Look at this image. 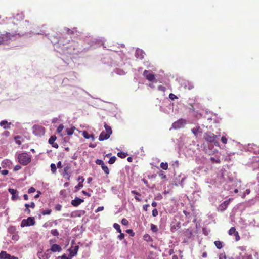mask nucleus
Masks as SVG:
<instances>
[{
  "label": "nucleus",
  "mask_w": 259,
  "mask_h": 259,
  "mask_svg": "<svg viewBox=\"0 0 259 259\" xmlns=\"http://www.w3.org/2000/svg\"><path fill=\"white\" fill-rule=\"evenodd\" d=\"M17 18L14 17L11 22L8 25L7 30L11 33L12 36L20 35L23 30L21 28V24L20 22H17Z\"/></svg>",
  "instance_id": "f257e3e1"
},
{
  "label": "nucleus",
  "mask_w": 259,
  "mask_h": 259,
  "mask_svg": "<svg viewBox=\"0 0 259 259\" xmlns=\"http://www.w3.org/2000/svg\"><path fill=\"white\" fill-rule=\"evenodd\" d=\"M17 159L20 164L24 166L28 164L31 160V156L25 152L19 153L17 156Z\"/></svg>",
  "instance_id": "f03ea898"
},
{
  "label": "nucleus",
  "mask_w": 259,
  "mask_h": 259,
  "mask_svg": "<svg viewBox=\"0 0 259 259\" xmlns=\"http://www.w3.org/2000/svg\"><path fill=\"white\" fill-rule=\"evenodd\" d=\"M217 136L211 132H207L204 133L203 138L208 142L214 143L215 145L218 144L216 141Z\"/></svg>",
  "instance_id": "7ed1b4c3"
},
{
  "label": "nucleus",
  "mask_w": 259,
  "mask_h": 259,
  "mask_svg": "<svg viewBox=\"0 0 259 259\" xmlns=\"http://www.w3.org/2000/svg\"><path fill=\"white\" fill-rule=\"evenodd\" d=\"M33 133L37 136L44 135L45 133V128L40 125H35L32 127Z\"/></svg>",
  "instance_id": "20e7f679"
},
{
  "label": "nucleus",
  "mask_w": 259,
  "mask_h": 259,
  "mask_svg": "<svg viewBox=\"0 0 259 259\" xmlns=\"http://www.w3.org/2000/svg\"><path fill=\"white\" fill-rule=\"evenodd\" d=\"M35 220L33 217H28L27 219H23L21 223V226L24 227L25 226H29L34 225L35 224Z\"/></svg>",
  "instance_id": "39448f33"
},
{
  "label": "nucleus",
  "mask_w": 259,
  "mask_h": 259,
  "mask_svg": "<svg viewBox=\"0 0 259 259\" xmlns=\"http://www.w3.org/2000/svg\"><path fill=\"white\" fill-rule=\"evenodd\" d=\"M143 74L145 78L148 81L152 82L155 80V82H157L155 79V75L153 73L150 72L149 71L145 70Z\"/></svg>",
  "instance_id": "423d86ee"
},
{
  "label": "nucleus",
  "mask_w": 259,
  "mask_h": 259,
  "mask_svg": "<svg viewBox=\"0 0 259 259\" xmlns=\"http://www.w3.org/2000/svg\"><path fill=\"white\" fill-rule=\"evenodd\" d=\"M13 37L14 36L11 35V33L9 32H7L5 34H2L0 35V44L4 43L5 41L11 39V38Z\"/></svg>",
  "instance_id": "0eeeda50"
},
{
  "label": "nucleus",
  "mask_w": 259,
  "mask_h": 259,
  "mask_svg": "<svg viewBox=\"0 0 259 259\" xmlns=\"http://www.w3.org/2000/svg\"><path fill=\"white\" fill-rule=\"evenodd\" d=\"M186 124V120L183 119H180L172 123V127L175 129L180 128Z\"/></svg>",
  "instance_id": "6e6552de"
},
{
  "label": "nucleus",
  "mask_w": 259,
  "mask_h": 259,
  "mask_svg": "<svg viewBox=\"0 0 259 259\" xmlns=\"http://www.w3.org/2000/svg\"><path fill=\"white\" fill-rule=\"evenodd\" d=\"M228 234L229 235H234L235 237V240L236 241H238L240 239L238 231H236L235 228L234 227H231L229 229Z\"/></svg>",
  "instance_id": "1a4fd4ad"
},
{
  "label": "nucleus",
  "mask_w": 259,
  "mask_h": 259,
  "mask_svg": "<svg viewBox=\"0 0 259 259\" xmlns=\"http://www.w3.org/2000/svg\"><path fill=\"white\" fill-rule=\"evenodd\" d=\"M239 248L242 251V252L240 253L242 259H252L251 254L247 253L243 247H240Z\"/></svg>",
  "instance_id": "9d476101"
},
{
  "label": "nucleus",
  "mask_w": 259,
  "mask_h": 259,
  "mask_svg": "<svg viewBox=\"0 0 259 259\" xmlns=\"http://www.w3.org/2000/svg\"><path fill=\"white\" fill-rule=\"evenodd\" d=\"M62 250V248L61 246L58 244H54L51 246V247L49 249H47L46 250L47 252H49L50 251H52V252H60Z\"/></svg>",
  "instance_id": "9b49d317"
},
{
  "label": "nucleus",
  "mask_w": 259,
  "mask_h": 259,
  "mask_svg": "<svg viewBox=\"0 0 259 259\" xmlns=\"http://www.w3.org/2000/svg\"><path fill=\"white\" fill-rule=\"evenodd\" d=\"M56 138L55 135L51 136L49 139V143L51 144L53 147L58 148L59 147L58 144L57 143H55Z\"/></svg>",
  "instance_id": "f8f14e48"
},
{
  "label": "nucleus",
  "mask_w": 259,
  "mask_h": 259,
  "mask_svg": "<svg viewBox=\"0 0 259 259\" xmlns=\"http://www.w3.org/2000/svg\"><path fill=\"white\" fill-rule=\"evenodd\" d=\"M84 200L81 198L76 197L74 199L71 201V204L74 206L77 207L79 206L81 203H82Z\"/></svg>",
  "instance_id": "ddd939ff"
},
{
  "label": "nucleus",
  "mask_w": 259,
  "mask_h": 259,
  "mask_svg": "<svg viewBox=\"0 0 259 259\" xmlns=\"http://www.w3.org/2000/svg\"><path fill=\"white\" fill-rule=\"evenodd\" d=\"M78 249H79V246H77V245L75 246L74 247H72L69 249L70 256H71V257H73V256H75L77 254Z\"/></svg>",
  "instance_id": "4468645a"
},
{
  "label": "nucleus",
  "mask_w": 259,
  "mask_h": 259,
  "mask_svg": "<svg viewBox=\"0 0 259 259\" xmlns=\"http://www.w3.org/2000/svg\"><path fill=\"white\" fill-rule=\"evenodd\" d=\"M110 135L107 134V133L105 131H102L99 137V140L100 141H103L108 139L110 137Z\"/></svg>",
  "instance_id": "2eb2a0df"
},
{
  "label": "nucleus",
  "mask_w": 259,
  "mask_h": 259,
  "mask_svg": "<svg viewBox=\"0 0 259 259\" xmlns=\"http://www.w3.org/2000/svg\"><path fill=\"white\" fill-rule=\"evenodd\" d=\"M46 252L44 253L42 252H39L37 254L38 257L39 259H49L50 256Z\"/></svg>",
  "instance_id": "dca6fc26"
},
{
  "label": "nucleus",
  "mask_w": 259,
  "mask_h": 259,
  "mask_svg": "<svg viewBox=\"0 0 259 259\" xmlns=\"http://www.w3.org/2000/svg\"><path fill=\"white\" fill-rule=\"evenodd\" d=\"M232 200H233V198H230L228 200L225 201L223 203H222L220 206L221 209L225 210L226 209Z\"/></svg>",
  "instance_id": "f3484780"
},
{
  "label": "nucleus",
  "mask_w": 259,
  "mask_h": 259,
  "mask_svg": "<svg viewBox=\"0 0 259 259\" xmlns=\"http://www.w3.org/2000/svg\"><path fill=\"white\" fill-rule=\"evenodd\" d=\"M9 192L12 195V200H15L17 199L18 197L16 195V193H17V191L16 190L12 188H9Z\"/></svg>",
  "instance_id": "a211bd4d"
},
{
  "label": "nucleus",
  "mask_w": 259,
  "mask_h": 259,
  "mask_svg": "<svg viewBox=\"0 0 259 259\" xmlns=\"http://www.w3.org/2000/svg\"><path fill=\"white\" fill-rule=\"evenodd\" d=\"M131 193L134 195H135V198L137 201L140 202L141 201V194L140 193H139V192H137L135 190L131 191Z\"/></svg>",
  "instance_id": "6ab92c4d"
},
{
  "label": "nucleus",
  "mask_w": 259,
  "mask_h": 259,
  "mask_svg": "<svg viewBox=\"0 0 259 259\" xmlns=\"http://www.w3.org/2000/svg\"><path fill=\"white\" fill-rule=\"evenodd\" d=\"M12 164V162L8 159H5L2 162V166L3 167H10Z\"/></svg>",
  "instance_id": "aec40b11"
},
{
  "label": "nucleus",
  "mask_w": 259,
  "mask_h": 259,
  "mask_svg": "<svg viewBox=\"0 0 259 259\" xmlns=\"http://www.w3.org/2000/svg\"><path fill=\"white\" fill-rule=\"evenodd\" d=\"M84 179L83 177H79L78 178V181H79L78 184L75 187V188L79 190L80 188L83 187L82 183L83 182Z\"/></svg>",
  "instance_id": "412c9836"
},
{
  "label": "nucleus",
  "mask_w": 259,
  "mask_h": 259,
  "mask_svg": "<svg viewBox=\"0 0 259 259\" xmlns=\"http://www.w3.org/2000/svg\"><path fill=\"white\" fill-rule=\"evenodd\" d=\"M10 254H8L5 251H2L0 252V259H9Z\"/></svg>",
  "instance_id": "4be33fe9"
},
{
  "label": "nucleus",
  "mask_w": 259,
  "mask_h": 259,
  "mask_svg": "<svg viewBox=\"0 0 259 259\" xmlns=\"http://www.w3.org/2000/svg\"><path fill=\"white\" fill-rule=\"evenodd\" d=\"M11 124V123H8L7 120H2L0 122V125L3 127L4 129L6 128H10L9 125Z\"/></svg>",
  "instance_id": "5701e85b"
},
{
  "label": "nucleus",
  "mask_w": 259,
  "mask_h": 259,
  "mask_svg": "<svg viewBox=\"0 0 259 259\" xmlns=\"http://www.w3.org/2000/svg\"><path fill=\"white\" fill-rule=\"evenodd\" d=\"M82 135L85 139L91 138L92 140H94V135L93 134H89L87 131H83Z\"/></svg>",
  "instance_id": "b1692460"
},
{
  "label": "nucleus",
  "mask_w": 259,
  "mask_h": 259,
  "mask_svg": "<svg viewBox=\"0 0 259 259\" xmlns=\"http://www.w3.org/2000/svg\"><path fill=\"white\" fill-rule=\"evenodd\" d=\"M192 132L196 137H197L198 133L201 132V128L199 126L194 127L191 130Z\"/></svg>",
  "instance_id": "393cba45"
},
{
  "label": "nucleus",
  "mask_w": 259,
  "mask_h": 259,
  "mask_svg": "<svg viewBox=\"0 0 259 259\" xmlns=\"http://www.w3.org/2000/svg\"><path fill=\"white\" fill-rule=\"evenodd\" d=\"M104 127L105 128L106 131L105 132L107 133L109 135H111L112 133V131L111 130V127L107 125L106 123H104Z\"/></svg>",
  "instance_id": "a878e982"
},
{
  "label": "nucleus",
  "mask_w": 259,
  "mask_h": 259,
  "mask_svg": "<svg viewBox=\"0 0 259 259\" xmlns=\"http://www.w3.org/2000/svg\"><path fill=\"white\" fill-rule=\"evenodd\" d=\"M214 243L218 249H220L223 247L222 242L220 241H215Z\"/></svg>",
  "instance_id": "bb28decb"
},
{
  "label": "nucleus",
  "mask_w": 259,
  "mask_h": 259,
  "mask_svg": "<svg viewBox=\"0 0 259 259\" xmlns=\"http://www.w3.org/2000/svg\"><path fill=\"white\" fill-rule=\"evenodd\" d=\"M194 87L193 83L189 82H187L185 85V88L186 89H188V90H192L194 88Z\"/></svg>",
  "instance_id": "cd10ccee"
},
{
  "label": "nucleus",
  "mask_w": 259,
  "mask_h": 259,
  "mask_svg": "<svg viewBox=\"0 0 259 259\" xmlns=\"http://www.w3.org/2000/svg\"><path fill=\"white\" fill-rule=\"evenodd\" d=\"M127 155V154L123 152H119L117 153V156L121 158H124Z\"/></svg>",
  "instance_id": "c85d7f7f"
},
{
  "label": "nucleus",
  "mask_w": 259,
  "mask_h": 259,
  "mask_svg": "<svg viewBox=\"0 0 259 259\" xmlns=\"http://www.w3.org/2000/svg\"><path fill=\"white\" fill-rule=\"evenodd\" d=\"M21 139V137L19 136H17L14 137L15 141L16 143L18 144L19 145H21L22 143L20 139Z\"/></svg>",
  "instance_id": "c756f323"
},
{
  "label": "nucleus",
  "mask_w": 259,
  "mask_h": 259,
  "mask_svg": "<svg viewBox=\"0 0 259 259\" xmlns=\"http://www.w3.org/2000/svg\"><path fill=\"white\" fill-rule=\"evenodd\" d=\"M70 169V166L69 165H67L65 166L64 168V172H63V176H65L66 175H68V170Z\"/></svg>",
  "instance_id": "7c9ffc66"
},
{
  "label": "nucleus",
  "mask_w": 259,
  "mask_h": 259,
  "mask_svg": "<svg viewBox=\"0 0 259 259\" xmlns=\"http://www.w3.org/2000/svg\"><path fill=\"white\" fill-rule=\"evenodd\" d=\"M168 164L166 162H162L160 163V167L164 170H167L168 169Z\"/></svg>",
  "instance_id": "2f4dec72"
},
{
  "label": "nucleus",
  "mask_w": 259,
  "mask_h": 259,
  "mask_svg": "<svg viewBox=\"0 0 259 259\" xmlns=\"http://www.w3.org/2000/svg\"><path fill=\"white\" fill-rule=\"evenodd\" d=\"M113 227L117 230L119 233H121V230L120 229V225L117 223H114L113 224Z\"/></svg>",
  "instance_id": "473e14b6"
},
{
  "label": "nucleus",
  "mask_w": 259,
  "mask_h": 259,
  "mask_svg": "<svg viewBox=\"0 0 259 259\" xmlns=\"http://www.w3.org/2000/svg\"><path fill=\"white\" fill-rule=\"evenodd\" d=\"M51 170L52 173L55 174L56 171V166L54 163H52L50 165Z\"/></svg>",
  "instance_id": "72a5a7b5"
},
{
  "label": "nucleus",
  "mask_w": 259,
  "mask_h": 259,
  "mask_svg": "<svg viewBox=\"0 0 259 259\" xmlns=\"http://www.w3.org/2000/svg\"><path fill=\"white\" fill-rule=\"evenodd\" d=\"M212 163H220L221 161L219 158L215 159L214 157H211L210 158Z\"/></svg>",
  "instance_id": "f704fd0d"
},
{
  "label": "nucleus",
  "mask_w": 259,
  "mask_h": 259,
  "mask_svg": "<svg viewBox=\"0 0 259 259\" xmlns=\"http://www.w3.org/2000/svg\"><path fill=\"white\" fill-rule=\"evenodd\" d=\"M116 160V157L115 156H112V157H111L109 159V160L108 161V163L110 164H113L115 162Z\"/></svg>",
  "instance_id": "c9c22d12"
},
{
  "label": "nucleus",
  "mask_w": 259,
  "mask_h": 259,
  "mask_svg": "<svg viewBox=\"0 0 259 259\" xmlns=\"http://www.w3.org/2000/svg\"><path fill=\"white\" fill-rule=\"evenodd\" d=\"M52 210L51 209H47L41 212L43 215H50L51 213Z\"/></svg>",
  "instance_id": "e433bc0d"
},
{
  "label": "nucleus",
  "mask_w": 259,
  "mask_h": 259,
  "mask_svg": "<svg viewBox=\"0 0 259 259\" xmlns=\"http://www.w3.org/2000/svg\"><path fill=\"white\" fill-rule=\"evenodd\" d=\"M102 168L106 175H108L109 174V170L106 165H104L102 167Z\"/></svg>",
  "instance_id": "4c0bfd02"
},
{
  "label": "nucleus",
  "mask_w": 259,
  "mask_h": 259,
  "mask_svg": "<svg viewBox=\"0 0 259 259\" xmlns=\"http://www.w3.org/2000/svg\"><path fill=\"white\" fill-rule=\"evenodd\" d=\"M51 233L54 236H57L59 235V232L57 229L52 230Z\"/></svg>",
  "instance_id": "58836bf2"
},
{
  "label": "nucleus",
  "mask_w": 259,
  "mask_h": 259,
  "mask_svg": "<svg viewBox=\"0 0 259 259\" xmlns=\"http://www.w3.org/2000/svg\"><path fill=\"white\" fill-rule=\"evenodd\" d=\"M219 259H233V258L227 257V256L226 255V254L224 253H221L220 254Z\"/></svg>",
  "instance_id": "ea45409f"
},
{
  "label": "nucleus",
  "mask_w": 259,
  "mask_h": 259,
  "mask_svg": "<svg viewBox=\"0 0 259 259\" xmlns=\"http://www.w3.org/2000/svg\"><path fill=\"white\" fill-rule=\"evenodd\" d=\"M96 163L98 165H101V167L105 165L103 161L100 159H97L96 161Z\"/></svg>",
  "instance_id": "a19ab883"
},
{
  "label": "nucleus",
  "mask_w": 259,
  "mask_h": 259,
  "mask_svg": "<svg viewBox=\"0 0 259 259\" xmlns=\"http://www.w3.org/2000/svg\"><path fill=\"white\" fill-rule=\"evenodd\" d=\"M66 132H67V135H71L72 134H73V133L74 132V129L72 128H67L66 129Z\"/></svg>",
  "instance_id": "79ce46f5"
},
{
  "label": "nucleus",
  "mask_w": 259,
  "mask_h": 259,
  "mask_svg": "<svg viewBox=\"0 0 259 259\" xmlns=\"http://www.w3.org/2000/svg\"><path fill=\"white\" fill-rule=\"evenodd\" d=\"M121 224L123 225L126 226L128 225L129 222L127 219H126L125 218H123L121 220Z\"/></svg>",
  "instance_id": "37998d69"
},
{
  "label": "nucleus",
  "mask_w": 259,
  "mask_h": 259,
  "mask_svg": "<svg viewBox=\"0 0 259 259\" xmlns=\"http://www.w3.org/2000/svg\"><path fill=\"white\" fill-rule=\"evenodd\" d=\"M63 128H64V126L63 125V124L59 125V126L58 127L57 129V132L58 133H61V132L62 131Z\"/></svg>",
  "instance_id": "c03bdc74"
},
{
  "label": "nucleus",
  "mask_w": 259,
  "mask_h": 259,
  "mask_svg": "<svg viewBox=\"0 0 259 259\" xmlns=\"http://www.w3.org/2000/svg\"><path fill=\"white\" fill-rule=\"evenodd\" d=\"M151 229L153 231V232H157L158 229H157V228L156 227V226H155V225L153 224H151Z\"/></svg>",
  "instance_id": "a18cd8bd"
},
{
  "label": "nucleus",
  "mask_w": 259,
  "mask_h": 259,
  "mask_svg": "<svg viewBox=\"0 0 259 259\" xmlns=\"http://www.w3.org/2000/svg\"><path fill=\"white\" fill-rule=\"evenodd\" d=\"M169 98L172 100H174L175 99H178V97L177 96H176L175 94H172V93H170L169 95Z\"/></svg>",
  "instance_id": "49530a36"
},
{
  "label": "nucleus",
  "mask_w": 259,
  "mask_h": 259,
  "mask_svg": "<svg viewBox=\"0 0 259 259\" xmlns=\"http://www.w3.org/2000/svg\"><path fill=\"white\" fill-rule=\"evenodd\" d=\"M221 141L223 144H225L227 143V138L225 136H223L221 138Z\"/></svg>",
  "instance_id": "de8ad7c7"
},
{
  "label": "nucleus",
  "mask_w": 259,
  "mask_h": 259,
  "mask_svg": "<svg viewBox=\"0 0 259 259\" xmlns=\"http://www.w3.org/2000/svg\"><path fill=\"white\" fill-rule=\"evenodd\" d=\"M158 90L164 92L166 90V88L163 85H159L158 87Z\"/></svg>",
  "instance_id": "09e8293b"
},
{
  "label": "nucleus",
  "mask_w": 259,
  "mask_h": 259,
  "mask_svg": "<svg viewBox=\"0 0 259 259\" xmlns=\"http://www.w3.org/2000/svg\"><path fill=\"white\" fill-rule=\"evenodd\" d=\"M120 233V234L118 235V238L119 240H122L124 238V234L122 233L121 232V233Z\"/></svg>",
  "instance_id": "8fccbe9b"
},
{
  "label": "nucleus",
  "mask_w": 259,
  "mask_h": 259,
  "mask_svg": "<svg viewBox=\"0 0 259 259\" xmlns=\"http://www.w3.org/2000/svg\"><path fill=\"white\" fill-rule=\"evenodd\" d=\"M158 211L155 208L153 210H152V215L153 217H156L158 215Z\"/></svg>",
  "instance_id": "3c124183"
},
{
  "label": "nucleus",
  "mask_w": 259,
  "mask_h": 259,
  "mask_svg": "<svg viewBox=\"0 0 259 259\" xmlns=\"http://www.w3.org/2000/svg\"><path fill=\"white\" fill-rule=\"evenodd\" d=\"M72 257H71V256L69 255V256H67L66 254H64L61 256V259H72Z\"/></svg>",
  "instance_id": "603ef678"
},
{
  "label": "nucleus",
  "mask_w": 259,
  "mask_h": 259,
  "mask_svg": "<svg viewBox=\"0 0 259 259\" xmlns=\"http://www.w3.org/2000/svg\"><path fill=\"white\" fill-rule=\"evenodd\" d=\"M35 191H36L34 187H30V188L28 189V192L29 193H32L34 192Z\"/></svg>",
  "instance_id": "864d4df0"
},
{
  "label": "nucleus",
  "mask_w": 259,
  "mask_h": 259,
  "mask_svg": "<svg viewBox=\"0 0 259 259\" xmlns=\"http://www.w3.org/2000/svg\"><path fill=\"white\" fill-rule=\"evenodd\" d=\"M126 232L131 234L132 236H133L135 233L133 232V231L132 229H127L126 230Z\"/></svg>",
  "instance_id": "5fc2aeb1"
},
{
  "label": "nucleus",
  "mask_w": 259,
  "mask_h": 259,
  "mask_svg": "<svg viewBox=\"0 0 259 259\" xmlns=\"http://www.w3.org/2000/svg\"><path fill=\"white\" fill-rule=\"evenodd\" d=\"M21 168V166L19 165H16L14 168V171H18Z\"/></svg>",
  "instance_id": "6e6d98bb"
},
{
  "label": "nucleus",
  "mask_w": 259,
  "mask_h": 259,
  "mask_svg": "<svg viewBox=\"0 0 259 259\" xmlns=\"http://www.w3.org/2000/svg\"><path fill=\"white\" fill-rule=\"evenodd\" d=\"M2 175L6 176L8 174L9 171L8 170H3L1 171Z\"/></svg>",
  "instance_id": "4d7b16f0"
},
{
  "label": "nucleus",
  "mask_w": 259,
  "mask_h": 259,
  "mask_svg": "<svg viewBox=\"0 0 259 259\" xmlns=\"http://www.w3.org/2000/svg\"><path fill=\"white\" fill-rule=\"evenodd\" d=\"M104 209V207L103 206H99L97 208V209H96V210L95 211L96 212H99V211H102Z\"/></svg>",
  "instance_id": "13d9d810"
},
{
  "label": "nucleus",
  "mask_w": 259,
  "mask_h": 259,
  "mask_svg": "<svg viewBox=\"0 0 259 259\" xmlns=\"http://www.w3.org/2000/svg\"><path fill=\"white\" fill-rule=\"evenodd\" d=\"M25 207L28 209V214H30V209H29V208L30 207V204H25Z\"/></svg>",
  "instance_id": "bf43d9fd"
},
{
  "label": "nucleus",
  "mask_w": 259,
  "mask_h": 259,
  "mask_svg": "<svg viewBox=\"0 0 259 259\" xmlns=\"http://www.w3.org/2000/svg\"><path fill=\"white\" fill-rule=\"evenodd\" d=\"M62 206L60 204H58L56 206L55 209L56 210L60 211L61 209Z\"/></svg>",
  "instance_id": "052dcab7"
},
{
  "label": "nucleus",
  "mask_w": 259,
  "mask_h": 259,
  "mask_svg": "<svg viewBox=\"0 0 259 259\" xmlns=\"http://www.w3.org/2000/svg\"><path fill=\"white\" fill-rule=\"evenodd\" d=\"M183 213H184V214L186 215V217L188 218H189L190 217V212H187L186 210H184L183 211Z\"/></svg>",
  "instance_id": "680f3d73"
},
{
  "label": "nucleus",
  "mask_w": 259,
  "mask_h": 259,
  "mask_svg": "<svg viewBox=\"0 0 259 259\" xmlns=\"http://www.w3.org/2000/svg\"><path fill=\"white\" fill-rule=\"evenodd\" d=\"M57 167L58 168H61L62 167V163L61 161H59L57 164Z\"/></svg>",
  "instance_id": "e2e57ef3"
},
{
  "label": "nucleus",
  "mask_w": 259,
  "mask_h": 259,
  "mask_svg": "<svg viewBox=\"0 0 259 259\" xmlns=\"http://www.w3.org/2000/svg\"><path fill=\"white\" fill-rule=\"evenodd\" d=\"M82 193L84 195H86V196H88L89 197H90L91 196V194L88 192H87L86 191H82Z\"/></svg>",
  "instance_id": "0e129e2a"
},
{
  "label": "nucleus",
  "mask_w": 259,
  "mask_h": 259,
  "mask_svg": "<svg viewBox=\"0 0 259 259\" xmlns=\"http://www.w3.org/2000/svg\"><path fill=\"white\" fill-rule=\"evenodd\" d=\"M149 205L148 204H146V205H143V209L145 211H147V208L149 207Z\"/></svg>",
  "instance_id": "69168bd1"
},
{
  "label": "nucleus",
  "mask_w": 259,
  "mask_h": 259,
  "mask_svg": "<svg viewBox=\"0 0 259 259\" xmlns=\"http://www.w3.org/2000/svg\"><path fill=\"white\" fill-rule=\"evenodd\" d=\"M35 207V204L34 202H32L30 204V207L34 208Z\"/></svg>",
  "instance_id": "338daca9"
},
{
  "label": "nucleus",
  "mask_w": 259,
  "mask_h": 259,
  "mask_svg": "<svg viewBox=\"0 0 259 259\" xmlns=\"http://www.w3.org/2000/svg\"><path fill=\"white\" fill-rule=\"evenodd\" d=\"M9 259H18L17 257L14 256H11L10 255V257L9 258Z\"/></svg>",
  "instance_id": "774afa93"
}]
</instances>
